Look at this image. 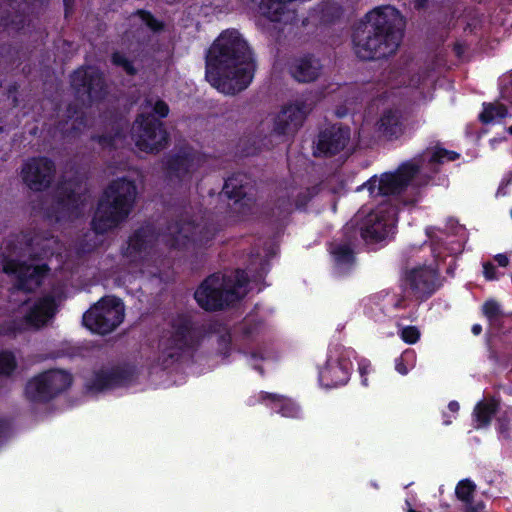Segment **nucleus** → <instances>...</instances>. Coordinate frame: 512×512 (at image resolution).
<instances>
[{
	"instance_id": "1",
	"label": "nucleus",
	"mask_w": 512,
	"mask_h": 512,
	"mask_svg": "<svg viewBox=\"0 0 512 512\" xmlns=\"http://www.w3.org/2000/svg\"><path fill=\"white\" fill-rule=\"evenodd\" d=\"M253 52L236 29L224 30L210 47L206 60V79L218 91L235 94L245 89L255 72Z\"/></svg>"
},
{
	"instance_id": "2",
	"label": "nucleus",
	"mask_w": 512,
	"mask_h": 512,
	"mask_svg": "<svg viewBox=\"0 0 512 512\" xmlns=\"http://www.w3.org/2000/svg\"><path fill=\"white\" fill-rule=\"evenodd\" d=\"M405 28V20L392 6L377 7L361 18L352 33L355 54L369 60L396 52Z\"/></svg>"
},
{
	"instance_id": "3",
	"label": "nucleus",
	"mask_w": 512,
	"mask_h": 512,
	"mask_svg": "<svg viewBox=\"0 0 512 512\" xmlns=\"http://www.w3.org/2000/svg\"><path fill=\"white\" fill-rule=\"evenodd\" d=\"M458 157L455 152L447 151L439 146L427 148L420 160L403 164L395 173H384L380 177L373 176L358 190L366 189L372 197H384L401 192L414 178L416 173L435 164L453 161Z\"/></svg>"
},
{
	"instance_id": "4",
	"label": "nucleus",
	"mask_w": 512,
	"mask_h": 512,
	"mask_svg": "<svg viewBox=\"0 0 512 512\" xmlns=\"http://www.w3.org/2000/svg\"><path fill=\"white\" fill-rule=\"evenodd\" d=\"M136 198L135 185L126 179L112 182L100 200L92 226L96 233L117 227L132 210Z\"/></svg>"
},
{
	"instance_id": "5",
	"label": "nucleus",
	"mask_w": 512,
	"mask_h": 512,
	"mask_svg": "<svg viewBox=\"0 0 512 512\" xmlns=\"http://www.w3.org/2000/svg\"><path fill=\"white\" fill-rule=\"evenodd\" d=\"M247 275L236 271L225 277L215 274L208 277L196 290L197 303L206 310H217L246 294Z\"/></svg>"
},
{
	"instance_id": "6",
	"label": "nucleus",
	"mask_w": 512,
	"mask_h": 512,
	"mask_svg": "<svg viewBox=\"0 0 512 512\" xmlns=\"http://www.w3.org/2000/svg\"><path fill=\"white\" fill-rule=\"evenodd\" d=\"M152 112L159 117H166L169 108L165 102L154 99L147 100L143 105L142 112L132 127V137L135 145L144 152L159 150L167 140L162 123L151 115Z\"/></svg>"
},
{
	"instance_id": "7",
	"label": "nucleus",
	"mask_w": 512,
	"mask_h": 512,
	"mask_svg": "<svg viewBox=\"0 0 512 512\" xmlns=\"http://www.w3.org/2000/svg\"><path fill=\"white\" fill-rule=\"evenodd\" d=\"M356 220L361 221L360 231L365 240L379 241L393 232L397 221V209L391 199H384L369 212L361 210Z\"/></svg>"
},
{
	"instance_id": "8",
	"label": "nucleus",
	"mask_w": 512,
	"mask_h": 512,
	"mask_svg": "<svg viewBox=\"0 0 512 512\" xmlns=\"http://www.w3.org/2000/svg\"><path fill=\"white\" fill-rule=\"evenodd\" d=\"M125 306L114 296L101 298L83 315L84 325L97 334H108L114 331L124 320Z\"/></svg>"
},
{
	"instance_id": "9",
	"label": "nucleus",
	"mask_w": 512,
	"mask_h": 512,
	"mask_svg": "<svg viewBox=\"0 0 512 512\" xmlns=\"http://www.w3.org/2000/svg\"><path fill=\"white\" fill-rule=\"evenodd\" d=\"M316 98L313 94H302L288 101L275 120V130L279 134L294 133L313 110Z\"/></svg>"
},
{
	"instance_id": "10",
	"label": "nucleus",
	"mask_w": 512,
	"mask_h": 512,
	"mask_svg": "<svg viewBox=\"0 0 512 512\" xmlns=\"http://www.w3.org/2000/svg\"><path fill=\"white\" fill-rule=\"evenodd\" d=\"M354 351L343 346H335L329 351L328 360L320 372V383L328 388L344 385L348 382Z\"/></svg>"
},
{
	"instance_id": "11",
	"label": "nucleus",
	"mask_w": 512,
	"mask_h": 512,
	"mask_svg": "<svg viewBox=\"0 0 512 512\" xmlns=\"http://www.w3.org/2000/svg\"><path fill=\"white\" fill-rule=\"evenodd\" d=\"M72 377L64 370H50L32 378L26 385V396L32 401L48 400L66 390Z\"/></svg>"
},
{
	"instance_id": "12",
	"label": "nucleus",
	"mask_w": 512,
	"mask_h": 512,
	"mask_svg": "<svg viewBox=\"0 0 512 512\" xmlns=\"http://www.w3.org/2000/svg\"><path fill=\"white\" fill-rule=\"evenodd\" d=\"M57 305V300L51 295L25 301L20 307L23 320L9 330L14 332L28 327L44 326L54 316Z\"/></svg>"
},
{
	"instance_id": "13",
	"label": "nucleus",
	"mask_w": 512,
	"mask_h": 512,
	"mask_svg": "<svg viewBox=\"0 0 512 512\" xmlns=\"http://www.w3.org/2000/svg\"><path fill=\"white\" fill-rule=\"evenodd\" d=\"M22 254L14 248L5 258L3 271L17 278L20 289L33 290L40 285L46 268L40 265H26L20 261Z\"/></svg>"
},
{
	"instance_id": "14",
	"label": "nucleus",
	"mask_w": 512,
	"mask_h": 512,
	"mask_svg": "<svg viewBox=\"0 0 512 512\" xmlns=\"http://www.w3.org/2000/svg\"><path fill=\"white\" fill-rule=\"evenodd\" d=\"M54 171V165L50 160L47 158H35L24 164L21 176L30 189L40 191L49 186Z\"/></svg>"
},
{
	"instance_id": "15",
	"label": "nucleus",
	"mask_w": 512,
	"mask_h": 512,
	"mask_svg": "<svg viewBox=\"0 0 512 512\" xmlns=\"http://www.w3.org/2000/svg\"><path fill=\"white\" fill-rule=\"evenodd\" d=\"M293 0H243L246 7L256 10L271 21H291L293 13L287 9V4Z\"/></svg>"
},
{
	"instance_id": "16",
	"label": "nucleus",
	"mask_w": 512,
	"mask_h": 512,
	"mask_svg": "<svg viewBox=\"0 0 512 512\" xmlns=\"http://www.w3.org/2000/svg\"><path fill=\"white\" fill-rule=\"evenodd\" d=\"M134 376V370L128 367H115L102 370L93 379L90 388L93 391H104L118 386L127 385Z\"/></svg>"
},
{
	"instance_id": "17",
	"label": "nucleus",
	"mask_w": 512,
	"mask_h": 512,
	"mask_svg": "<svg viewBox=\"0 0 512 512\" xmlns=\"http://www.w3.org/2000/svg\"><path fill=\"white\" fill-rule=\"evenodd\" d=\"M223 193L233 200L230 208L233 213L237 214V219H242L251 212L253 202L251 198L246 197L238 177H231L226 180Z\"/></svg>"
},
{
	"instance_id": "18",
	"label": "nucleus",
	"mask_w": 512,
	"mask_h": 512,
	"mask_svg": "<svg viewBox=\"0 0 512 512\" xmlns=\"http://www.w3.org/2000/svg\"><path fill=\"white\" fill-rule=\"evenodd\" d=\"M350 139L348 128L332 127L319 136L317 150L325 155H334L343 150Z\"/></svg>"
},
{
	"instance_id": "19",
	"label": "nucleus",
	"mask_w": 512,
	"mask_h": 512,
	"mask_svg": "<svg viewBox=\"0 0 512 512\" xmlns=\"http://www.w3.org/2000/svg\"><path fill=\"white\" fill-rule=\"evenodd\" d=\"M293 78L299 82H311L316 80L321 72L318 60L310 57L297 59L290 67Z\"/></svg>"
},
{
	"instance_id": "20",
	"label": "nucleus",
	"mask_w": 512,
	"mask_h": 512,
	"mask_svg": "<svg viewBox=\"0 0 512 512\" xmlns=\"http://www.w3.org/2000/svg\"><path fill=\"white\" fill-rule=\"evenodd\" d=\"M71 81L77 89L86 88V92L91 97H96L98 90L102 88V77L92 68L77 70L72 75Z\"/></svg>"
},
{
	"instance_id": "21",
	"label": "nucleus",
	"mask_w": 512,
	"mask_h": 512,
	"mask_svg": "<svg viewBox=\"0 0 512 512\" xmlns=\"http://www.w3.org/2000/svg\"><path fill=\"white\" fill-rule=\"evenodd\" d=\"M435 275L436 271L433 267H415L407 272L405 284L412 291L425 292L433 282Z\"/></svg>"
},
{
	"instance_id": "22",
	"label": "nucleus",
	"mask_w": 512,
	"mask_h": 512,
	"mask_svg": "<svg viewBox=\"0 0 512 512\" xmlns=\"http://www.w3.org/2000/svg\"><path fill=\"white\" fill-rule=\"evenodd\" d=\"M152 235L147 231L136 233L131 237L127 248V253L133 259L145 260L151 250Z\"/></svg>"
},
{
	"instance_id": "23",
	"label": "nucleus",
	"mask_w": 512,
	"mask_h": 512,
	"mask_svg": "<svg viewBox=\"0 0 512 512\" xmlns=\"http://www.w3.org/2000/svg\"><path fill=\"white\" fill-rule=\"evenodd\" d=\"M456 495L459 500L465 503L466 512H480L484 508L482 502H473L475 485L470 480H462L456 487Z\"/></svg>"
},
{
	"instance_id": "24",
	"label": "nucleus",
	"mask_w": 512,
	"mask_h": 512,
	"mask_svg": "<svg viewBox=\"0 0 512 512\" xmlns=\"http://www.w3.org/2000/svg\"><path fill=\"white\" fill-rule=\"evenodd\" d=\"M194 344L193 332L185 327L178 330L168 341L169 356L174 357L178 355V351H183L185 348L192 347Z\"/></svg>"
},
{
	"instance_id": "25",
	"label": "nucleus",
	"mask_w": 512,
	"mask_h": 512,
	"mask_svg": "<svg viewBox=\"0 0 512 512\" xmlns=\"http://www.w3.org/2000/svg\"><path fill=\"white\" fill-rule=\"evenodd\" d=\"M264 397L271 403V408L285 417H298L299 407L291 400L273 394H264Z\"/></svg>"
},
{
	"instance_id": "26",
	"label": "nucleus",
	"mask_w": 512,
	"mask_h": 512,
	"mask_svg": "<svg viewBox=\"0 0 512 512\" xmlns=\"http://www.w3.org/2000/svg\"><path fill=\"white\" fill-rule=\"evenodd\" d=\"M510 116L508 109L500 103L485 104L480 114V120L483 123H500L506 117Z\"/></svg>"
},
{
	"instance_id": "27",
	"label": "nucleus",
	"mask_w": 512,
	"mask_h": 512,
	"mask_svg": "<svg viewBox=\"0 0 512 512\" xmlns=\"http://www.w3.org/2000/svg\"><path fill=\"white\" fill-rule=\"evenodd\" d=\"M497 403L494 400H487L479 403L474 410L476 427L481 428L490 423L491 417L496 412Z\"/></svg>"
},
{
	"instance_id": "28",
	"label": "nucleus",
	"mask_w": 512,
	"mask_h": 512,
	"mask_svg": "<svg viewBox=\"0 0 512 512\" xmlns=\"http://www.w3.org/2000/svg\"><path fill=\"white\" fill-rule=\"evenodd\" d=\"M132 25L138 26L140 29L146 28L152 32H157L162 28V23L155 19L151 14L138 11L130 18Z\"/></svg>"
},
{
	"instance_id": "29",
	"label": "nucleus",
	"mask_w": 512,
	"mask_h": 512,
	"mask_svg": "<svg viewBox=\"0 0 512 512\" xmlns=\"http://www.w3.org/2000/svg\"><path fill=\"white\" fill-rule=\"evenodd\" d=\"M379 130L387 137H397L401 133L398 117L394 113L385 114L379 123Z\"/></svg>"
},
{
	"instance_id": "30",
	"label": "nucleus",
	"mask_w": 512,
	"mask_h": 512,
	"mask_svg": "<svg viewBox=\"0 0 512 512\" xmlns=\"http://www.w3.org/2000/svg\"><path fill=\"white\" fill-rule=\"evenodd\" d=\"M416 364V353L414 350H405L395 361V369L401 375H406Z\"/></svg>"
},
{
	"instance_id": "31",
	"label": "nucleus",
	"mask_w": 512,
	"mask_h": 512,
	"mask_svg": "<svg viewBox=\"0 0 512 512\" xmlns=\"http://www.w3.org/2000/svg\"><path fill=\"white\" fill-rule=\"evenodd\" d=\"M331 253L338 267L348 265L353 261V251L348 245H337Z\"/></svg>"
},
{
	"instance_id": "32",
	"label": "nucleus",
	"mask_w": 512,
	"mask_h": 512,
	"mask_svg": "<svg viewBox=\"0 0 512 512\" xmlns=\"http://www.w3.org/2000/svg\"><path fill=\"white\" fill-rule=\"evenodd\" d=\"M316 13L320 22L327 23L338 18L341 15L342 11L340 6H338L337 4L326 3L321 8H319L316 11Z\"/></svg>"
},
{
	"instance_id": "33",
	"label": "nucleus",
	"mask_w": 512,
	"mask_h": 512,
	"mask_svg": "<svg viewBox=\"0 0 512 512\" xmlns=\"http://www.w3.org/2000/svg\"><path fill=\"white\" fill-rule=\"evenodd\" d=\"M483 313L489 321H496L502 315V309L498 302L488 300L483 305Z\"/></svg>"
},
{
	"instance_id": "34",
	"label": "nucleus",
	"mask_w": 512,
	"mask_h": 512,
	"mask_svg": "<svg viewBox=\"0 0 512 512\" xmlns=\"http://www.w3.org/2000/svg\"><path fill=\"white\" fill-rule=\"evenodd\" d=\"M15 366V358L11 353H0V374H10L15 369Z\"/></svg>"
},
{
	"instance_id": "35",
	"label": "nucleus",
	"mask_w": 512,
	"mask_h": 512,
	"mask_svg": "<svg viewBox=\"0 0 512 512\" xmlns=\"http://www.w3.org/2000/svg\"><path fill=\"white\" fill-rule=\"evenodd\" d=\"M400 337L407 344H415L420 338V332L414 326H406L400 330Z\"/></svg>"
},
{
	"instance_id": "36",
	"label": "nucleus",
	"mask_w": 512,
	"mask_h": 512,
	"mask_svg": "<svg viewBox=\"0 0 512 512\" xmlns=\"http://www.w3.org/2000/svg\"><path fill=\"white\" fill-rule=\"evenodd\" d=\"M112 61L115 65L122 66L124 70L129 73H134V68L131 63L127 60V58L121 53H114L112 57Z\"/></svg>"
},
{
	"instance_id": "37",
	"label": "nucleus",
	"mask_w": 512,
	"mask_h": 512,
	"mask_svg": "<svg viewBox=\"0 0 512 512\" xmlns=\"http://www.w3.org/2000/svg\"><path fill=\"white\" fill-rule=\"evenodd\" d=\"M202 158L199 155H192L190 158H186L181 161V166L186 171H192L196 165H199Z\"/></svg>"
},
{
	"instance_id": "38",
	"label": "nucleus",
	"mask_w": 512,
	"mask_h": 512,
	"mask_svg": "<svg viewBox=\"0 0 512 512\" xmlns=\"http://www.w3.org/2000/svg\"><path fill=\"white\" fill-rule=\"evenodd\" d=\"M483 273L487 280H494L498 277L494 265L488 262L483 264Z\"/></svg>"
},
{
	"instance_id": "39",
	"label": "nucleus",
	"mask_w": 512,
	"mask_h": 512,
	"mask_svg": "<svg viewBox=\"0 0 512 512\" xmlns=\"http://www.w3.org/2000/svg\"><path fill=\"white\" fill-rule=\"evenodd\" d=\"M189 230V227H185V228H182V230L180 231L179 233V236L175 239L173 245H183L185 244L184 242V238H187L188 236L186 235V232Z\"/></svg>"
},
{
	"instance_id": "40",
	"label": "nucleus",
	"mask_w": 512,
	"mask_h": 512,
	"mask_svg": "<svg viewBox=\"0 0 512 512\" xmlns=\"http://www.w3.org/2000/svg\"><path fill=\"white\" fill-rule=\"evenodd\" d=\"M494 259L501 267H506L509 264V258L506 254H497Z\"/></svg>"
},
{
	"instance_id": "41",
	"label": "nucleus",
	"mask_w": 512,
	"mask_h": 512,
	"mask_svg": "<svg viewBox=\"0 0 512 512\" xmlns=\"http://www.w3.org/2000/svg\"><path fill=\"white\" fill-rule=\"evenodd\" d=\"M448 410L452 415H455L459 410V404L455 401H452L448 405Z\"/></svg>"
},
{
	"instance_id": "42",
	"label": "nucleus",
	"mask_w": 512,
	"mask_h": 512,
	"mask_svg": "<svg viewBox=\"0 0 512 512\" xmlns=\"http://www.w3.org/2000/svg\"><path fill=\"white\" fill-rule=\"evenodd\" d=\"M482 331V327L479 324H475L472 326V332L474 335H479Z\"/></svg>"
},
{
	"instance_id": "43",
	"label": "nucleus",
	"mask_w": 512,
	"mask_h": 512,
	"mask_svg": "<svg viewBox=\"0 0 512 512\" xmlns=\"http://www.w3.org/2000/svg\"><path fill=\"white\" fill-rule=\"evenodd\" d=\"M367 368H368V365H366V364L360 365V372L362 375L367 372Z\"/></svg>"
},
{
	"instance_id": "44",
	"label": "nucleus",
	"mask_w": 512,
	"mask_h": 512,
	"mask_svg": "<svg viewBox=\"0 0 512 512\" xmlns=\"http://www.w3.org/2000/svg\"><path fill=\"white\" fill-rule=\"evenodd\" d=\"M76 202H77V200L74 197L69 196V200H68L67 205L68 206L74 205V203H76Z\"/></svg>"
},
{
	"instance_id": "45",
	"label": "nucleus",
	"mask_w": 512,
	"mask_h": 512,
	"mask_svg": "<svg viewBox=\"0 0 512 512\" xmlns=\"http://www.w3.org/2000/svg\"><path fill=\"white\" fill-rule=\"evenodd\" d=\"M74 0H64L65 6L68 8Z\"/></svg>"
},
{
	"instance_id": "46",
	"label": "nucleus",
	"mask_w": 512,
	"mask_h": 512,
	"mask_svg": "<svg viewBox=\"0 0 512 512\" xmlns=\"http://www.w3.org/2000/svg\"><path fill=\"white\" fill-rule=\"evenodd\" d=\"M192 239H193V241H196V240H197V239H196V232H194V233H193Z\"/></svg>"
},
{
	"instance_id": "47",
	"label": "nucleus",
	"mask_w": 512,
	"mask_h": 512,
	"mask_svg": "<svg viewBox=\"0 0 512 512\" xmlns=\"http://www.w3.org/2000/svg\"><path fill=\"white\" fill-rule=\"evenodd\" d=\"M445 424H450L451 423V419H445Z\"/></svg>"
},
{
	"instance_id": "48",
	"label": "nucleus",
	"mask_w": 512,
	"mask_h": 512,
	"mask_svg": "<svg viewBox=\"0 0 512 512\" xmlns=\"http://www.w3.org/2000/svg\"><path fill=\"white\" fill-rule=\"evenodd\" d=\"M508 132L512 135V125L508 128Z\"/></svg>"
}]
</instances>
